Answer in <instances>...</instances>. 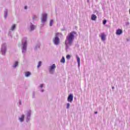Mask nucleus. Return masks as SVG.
I'll return each mask as SVG.
<instances>
[{
    "instance_id": "nucleus-15",
    "label": "nucleus",
    "mask_w": 130,
    "mask_h": 130,
    "mask_svg": "<svg viewBox=\"0 0 130 130\" xmlns=\"http://www.w3.org/2000/svg\"><path fill=\"white\" fill-rule=\"evenodd\" d=\"M15 28H16V24H13L11 27L12 31H14V30H15Z\"/></svg>"
},
{
    "instance_id": "nucleus-13",
    "label": "nucleus",
    "mask_w": 130,
    "mask_h": 130,
    "mask_svg": "<svg viewBox=\"0 0 130 130\" xmlns=\"http://www.w3.org/2000/svg\"><path fill=\"white\" fill-rule=\"evenodd\" d=\"M24 115H22L21 117L19 118L20 121L22 122L24 121Z\"/></svg>"
},
{
    "instance_id": "nucleus-6",
    "label": "nucleus",
    "mask_w": 130,
    "mask_h": 130,
    "mask_svg": "<svg viewBox=\"0 0 130 130\" xmlns=\"http://www.w3.org/2000/svg\"><path fill=\"white\" fill-rule=\"evenodd\" d=\"M73 100H74V95L72 94H70L68 98V102H70L71 103H72V102H73Z\"/></svg>"
},
{
    "instance_id": "nucleus-18",
    "label": "nucleus",
    "mask_w": 130,
    "mask_h": 130,
    "mask_svg": "<svg viewBox=\"0 0 130 130\" xmlns=\"http://www.w3.org/2000/svg\"><path fill=\"white\" fill-rule=\"evenodd\" d=\"M53 23V20H51L50 21V26H52V24Z\"/></svg>"
},
{
    "instance_id": "nucleus-2",
    "label": "nucleus",
    "mask_w": 130,
    "mask_h": 130,
    "mask_svg": "<svg viewBox=\"0 0 130 130\" xmlns=\"http://www.w3.org/2000/svg\"><path fill=\"white\" fill-rule=\"evenodd\" d=\"M60 35V33L59 32H57L56 34L55 38L54 40V42L55 44H56V45H58V44H59V39L58 38V36H59Z\"/></svg>"
},
{
    "instance_id": "nucleus-17",
    "label": "nucleus",
    "mask_w": 130,
    "mask_h": 130,
    "mask_svg": "<svg viewBox=\"0 0 130 130\" xmlns=\"http://www.w3.org/2000/svg\"><path fill=\"white\" fill-rule=\"evenodd\" d=\"M41 61H39V63H38V68H40V67H41Z\"/></svg>"
},
{
    "instance_id": "nucleus-22",
    "label": "nucleus",
    "mask_w": 130,
    "mask_h": 130,
    "mask_svg": "<svg viewBox=\"0 0 130 130\" xmlns=\"http://www.w3.org/2000/svg\"><path fill=\"white\" fill-rule=\"evenodd\" d=\"M70 103H68V104H67V108H68V109L70 108Z\"/></svg>"
},
{
    "instance_id": "nucleus-1",
    "label": "nucleus",
    "mask_w": 130,
    "mask_h": 130,
    "mask_svg": "<svg viewBox=\"0 0 130 130\" xmlns=\"http://www.w3.org/2000/svg\"><path fill=\"white\" fill-rule=\"evenodd\" d=\"M75 34H76V32L72 31L67 36L65 40V45L67 47H69V45H72L74 39H75Z\"/></svg>"
},
{
    "instance_id": "nucleus-3",
    "label": "nucleus",
    "mask_w": 130,
    "mask_h": 130,
    "mask_svg": "<svg viewBox=\"0 0 130 130\" xmlns=\"http://www.w3.org/2000/svg\"><path fill=\"white\" fill-rule=\"evenodd\" d=\"M56 68L54 64H52L51 66L50 67L49 69V71L50 74H53V72H54V69Z\"/></svg>"
},
{
    "instance_id": "nucleus-9",
    "label": "nucleus",
    "mask_w": 130,
    "mask_h": 130,
    "mask_svg": "<svg viewBox=\"0 0 130 130\" xmlns=\"http://www.w3.org/2000/svg\"><path fill=\"white\" fill-rule=\"evenodd\" d=\"M122 33V30H121V29H119L116 31L117 35H120V34H121Z\"/></svg>"
},
{
    "instance_id": "nucleus-21",
    "label": "nucleus",
    "mask_w": 130,
    "mask_h": 130,
    "mask_svg": "<svg viewBox=\"0 0 130 130\" xmlns=\"http://www.w3.org/2000/svg\"><path fill=\"white\" fill-rule=\"evenodd\" d=\"M30 28H31V30H34V25H31Z\"/></svg>"
},
{
    "instance_id": "nucleus-16",
    "label": "nucleus",
    "mask_w": 130,
    "mask_h": 130,
    "mask_svg": "<svg viewBox=\"0 0 130 130\" xmlns=\"http://www.w3.org/2000/svg\"><path fill=\"white\" fill-rule=\"evenodd\" d=\"M18 61H15V64L13 66V68H16L17 66H18Z\"/></svg>"
},
{
    "instance_id": "nucleus-8",
    "label": "nucleus",
    "mask_w": 130,
    "mask_h": 130,
    "mask_svg": "<svg viewBox=\"0 0 130 130\" xmlns=\"http://www.w3.org/2000/svg\"><path fill=\"white\" fill-rule=\"evenodd\" d=\"M101 39H102V40H103V41H105V39H106V35H105V34H101Z\"/></svg>"
},
{
    "instance_id": "nucleus-4",
    "label": "nucleus",
    "mask_w": 130,
    "mask_h": 130,
    "mask_svg": "<svg viewBox=\"0 0 130 130\" xmlns=\"http://www.w3.org/2000/svg\"><path fill=\"white\" fill-rule=\"evenodd\" d=\"M22 52H25L27 48V41H25L24 43L22 44Z\"/></svg>"
},
{
    "instance_id": "nucleus-14",
    "label": "nucleus",
    "mask_w": 130,
    "mask_h": 130,
    "mask_svg": "<svg viewBox=\"0 0 130 130\" xmlns=\"http://www.w3.org/2000/svg\"><path fill=\"white\" fill-rule=\"evenodd\" d=\"M25 77H29V76H30V75H31V73H30V72H25Z\"/></svg>"
},
{
    "instance_id": "nucleus-23",
    "label": "nucleus",
    "mask_w": 130,
    "mask_h": 130,
    "mask_svg": "<svg viewBox=\"0 0 130 130\" xmlns=\"http://www.w3.org/2000/svg\"><path fill=\"white\" fill-rule=\"evenodd\" d=\"M43 86H44L43 84H41V85H40V86L41 88H43Z\"/></svg>"
},
{
    "instance_id": "nucleus-25",
    "label": "nucleus",
    "mask_w": 130,
    "mask_h": 130,
    "mask_svg": "<svg viewBox=\"0 0 130 130\" xmlns=\"http://www.w3.org/2000/svg\"><path fill=\"white\" fill-rule=\"evenodd\" d=\"M95 114H97V112H95Z\"/></svg>"
},
{
    "instance_id": "nucleus-12",
    "label": "nucleus",
    "mask_w": 130,
    "mask_h": 130,
    "mask_svg": "<svg viewBox=\"0 0 130 130\" xmlns=\"http://www.w3.org/2000/svg\"><path fill=\"white\" fill-rule=\"evenodd\" d=\"M60 62H61L62 63H64V62H66V59H64V56L62 57V58L60 60Z\"/></svg>"
},
{
    "instance_id": "nucleus-19",
    "label": "nucleus",
    "mask_w": 130,
    "mask_h": 130,
    "mask_svg": "<svg viewBox=\"0 0 130 130\" xmlns=\"http://www.w3.org/2000/svg\"><path fill=\"white\" fill-rule=\"evenodd\" d=\"M66 58H67V59H70V58H71V55H67L66 56Z\"/></svg>"
},
{
    "instance_id": "nucleus-26",
    "label": "nucleus",
    "mask_w": 130,
    "mask_h": 130,
    "mask_svg": "<svg viewBox=\"0 0 130 130\" xmlns=\"http://www.w3.org/2000/svg\"><path fill=\"white\" fill-rule=\"evenodd\" d=\"M112 88H113V89H114V87H112Z\"/></svg>"
},
{
    "instance_id": "nucleus-10",
    "label": "nucleus",
    "mask_w": 130,
    "mask_h": 130,
    "mask_svg": "<svg viewBox=\"0 0 130 130\" xmlns=\"http://www.w3.org/2000/svg\"><path fill=\"white\" fill-rule=\"evenodd\" d=\"M96 19H97V16L94 14H92L91 15V20H92V21H95Z\"/></svg>"
},
{
    "instance_id": "nucleus-24",
    "label": "nucleus",
    "mask_w": 130,
    "mask_h": 130,
    "mask_svg": "<svg viewBox=\"0 0 130 130\" xmlns=\"http://www.w3.org/2000/svg\"><path fill=\"white\" fill-rule=\"evenodd\" d=\"M24 9H25V10H27V6H25Z\"/></svg>"
},
{
    "instance_id": "nucleus-20",
    "label": "nucleus",
    "mask_w": 130,
    "mask_h": 130,
    "mask_svg": "<svg viewBox=\"0 0 130 130\" xmlns=\"http://www.w3.org/2000/svg\"><path fill=\"white\" fill-rule=\"evenodd\" d=\"M107 22V20H104V21H103V24L104 25H105V24H106V22Z\"/></svg>"
},
{
    "instance_id": "nucleus-11",
    "label": "nucleus",
    "mask_w": 130,
    "mask_h": 130,
    "mask_svg": "<svg viewBox=\"0 0 130 130\" xmlns=\"http://www.w3.org/2000/svg\"><path fill=\"white\" fill-rule=\"evenodd\" d=\"M76 57H77V60L78 67H80V63L81 62V59H80V58L78 56H76Z\"/></svg>"
},
{
    "instance_id": "nucleus-5",
    "label": "nucleus",
    "mask_w": 130,
    "mask_h": 130,
    "mask_svg": "<svg viewBox=\"0 0 130 130\" xmlns=\"http://www.w3.org/2000/svg\"><path fill=\"white\" fill-rule=\"evenodd\" d=\"M1 51L2 52V54H6V51H7V48H6V46L5 45H2Z\"/></svg>"
},
{
    "instance_id": "nucleus-7",
    "label": "nucleus",
    "mask_w": 130,
    "mask_h": 130,
    "mask_svg": "<svg viewBox=\"0 0 130 130\" xmlns=\"http://www.w3.org/2000/svg\"><path fill=\"white\" fill-rule=\"evenodd\" d=\"M47 18V14H44L42 17V22H46Z\"/></svg>"
}]
</instances>
